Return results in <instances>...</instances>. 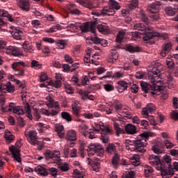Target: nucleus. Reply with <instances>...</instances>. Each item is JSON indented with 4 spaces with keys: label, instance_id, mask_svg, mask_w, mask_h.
Here are the masks:
<instances>
[{
    "label": "nucleus",
    "instance_id": "1",
    "mask_svg": "<svg viewBox=\"0 0 178 178\" xmlns=\"http://www.w3.org/2000/svg\"><path fill=\"white\" fill-rule=\"evenodd\" d=\"M155 134L151 131H146L140 134L134 140V149L136 152H140L141 154L145 152V147H147V141L149 137H154Z\"/></svg>",
    "mask_w": 178,
    "mask_h": 178
},
{
    "label": "nucleus",
    "instance_id": "2",
    "mask_svg": "<svg viewBox=\"0 0 178 178\" xmlns=\"http://www.w3.org/2000/svg\"><path fill=\"white\" fill-rule=\"evenodd\" d=\"M161 72H162V65L159 63H156L153 65L151 73L149 74L148 79L150 83L153 84L152 90L154 91H161L162 90V86L158 85L159 81H156L157 79H159L161 76ZM153 74V75H152Z\"/></svg>",
    "mask_w": 178,
    "mask_h": 178
},
{
    "label": "nucleus",
    "instance_id": "3",
    "mask_svg": "<svg viewBox=\"0 0 178 178\" xmlns=\"http://www.w3.org/2000/svg\"><path fill=\"white\" fill-rule=\"evenodd\" d=\"M130 159L132 161V164L129 163L124 165V169H126L127 171H125L123 173L122 178H134V176L136 175V172H134V171L130 170V169H131L133 165L138 166V165H140V156L137 154H134L130 157Z\"/></svg>",
    "mask_w": 178,
    "mask_h": 178
},
{
    "label": "nucleus",
    "instance_id": "4",
    "mask_svg": "<svg viewBox=\"0 0 178 178\" xmlns=\"http://www.w3.org/2000/svg\"><path fill=\"white\" fill-rule=\"evenodd\" d=\"M0 51L6 52L7 55H13V56H22L23 51L15 46H8L6 47V42L0 40Z\"/></svg>",
    "mask_w": 178,
    "mask_h": 178
},
{
    "label": "nucleus",
    "instance_id": "5",
    "mask_svg": "<svg viewBox=\"0 0 178 178\" xmlns=\"http://www.w3.org/2000/svg\"><path fill=\"white\" fill-rule=\"evenodd\" d=\"M138 17L143 22L144 24L138 23L134 26V29L135 30H138V31H147L149 30V22L148 21V18L147 15H145V11L143 10H140L138 14Z\"/></svg>",
    "mask_w": 178,
    "mask_h": 178
},
{
    "label": "nucleus",
    "instance_id": "6",
    "mask_svg": "<svg viewBox=\"0 0 178 178\" xmlns=\"http://www.w3.org/2000/svg\"><path fill=\"white\" fill-rule=\"evenodd\" d=\"M88 156H104V147L99 143H91L86 149Z\"/></svg>",
    "mask_w": 178,
    "mask_h": 178
},
{
    "label": "nucleus",
    "instance_id": "7",
    "mask_svg": "<svg viewBox=\"0 0 178 178\" xmlns=\"http://www.w3.org/2000/svg\"><path fill=\"white\" fill-rule=\"evenodd\" d=\"M94 131H101L102 130V136L101 140L104 144H108L109 143V135L111 134V129L108 127L104 126V122H99L97 124V128L93 129Z\"/></svg>",
    "mask_w": 178,
    "mask_h": 178
},
{
    "label": "nucleus",
    "instance_id": "8",
    "mask_svg": "<svg viewBox=\"0 0 178 178\" xmlns=\"http://www.w3.org/2000/svg\"><path fill=\"white\" fill-rule=\"evenodd\" d=\"M126 77V72L124 71H118L114 72L113 75L111 72H107L106 75L99 78V80H106V81H110L113 79H120Z\"/></svg>",
    "mask_w": 178,
    "mask_h": 178
},
{
    "label": "nucleus",
    "instance_id": "9",
    "mask_svg": "<svg viewBox=\"0 0 178 178\" xmlns=\"http://www.w3.org/2000/svg\"><path fill=\"white\" fill-rule=\"evenodd\" d=\"M22 147V144L20 143V141H17L15 143V146H11L9 147V150L13 154V156L18 163L22 162V158H20V147Z\"/></svg>",
    "mask_w": 178,
    "mask_h": 178
},
{
    "label": "nucleus",
    "instance_id": "10",
    "mask_svg": "<svg viewBox=\"0 0 178 178\" xmlns=\"http://www.w3.org/2000/svg\"><path fill=\"white\" fill-rule=\"evenodd\" d=\"M149 162L150 165L155 167L156 170H161L163 168H165V165L161 163V159H159V156L157 155H149Z\"/></svg>",
    "mask_w": 178,
    "mask_h": 178
},
{
    "label": "nucleus",
    "instance_id": "11",
    "mask_svg": "<svg viewBox=\"0 0 178 178\" xmlns=\"http://www.w3.org/2000/svg\"><path fill=\"white\" fill-rule=\"evenodd\" d=\"M24 136L26 137L29 143L32 145H36L37 139L38 136H37V131L34 129L26 130L24 132Z\"/></svg>",
    "mask_w": 178,
    "mask_h": 178
},
{
    "label": "nucleus",
    "instance_id": "12",
    "mask_svg": "<svg viewBox=\"0 0 178 178\" xmlns=\"http://www.w3.org/2000/svg\"><path fill=\"white\" fill-rule=\"evenodd\" d=\"M79 30H81L82 33L91 31V33H95V31H97V29H95V23L94 22H86L82 25H80Z\"/></svg>",
    "mask_w": 178,
    "mask_h": 178
},
{
    "label": "nucleus",
    "instance_id": "13",
    "mask_svg": "<svg viewBox=\"0 0 178 178\" xmlns=\"http://www.w3.org/2000/svg\"><path fill=\"white\" fill-rule=\"evenodd\" d=\"M145 31V33H142L143 41H149V40L152 39L153 37H158L159 35V33L154 32L151 26H149V29H147V31Z\"/></svg>",
    "mask_w": 178,
    "mask_h": 178
},
{
    "label": "nucleus",
    "instance_id": "14",
    "mask_svg": "<svg viewBox=\"0 0 178 178\" xmlns=\"http://www.w3.org/2000/svg\"><path fill=\"white\" fill-rule=\"evenodd\" d=\"M14 92L15 86L12 85V83L7 82L6 83H0V92Z\"/></svg>",
    "mask_w": 178,
    "mask_h": 178
},
{
    "label": "nucleus",
    "instance_id": "15",
    "mask_svg": "<svg viewBox=\"0 0 178 178\" xmlns=\"http://www.w3.org/2000/svg\"><path fill=\"white\" fill-rule=\"evenodd\" d=\"M159 9H161V1L156 0L147 8V10L150 13H158Z\"/></svg>",
    "mask_w": 178,
    "mask_h": 178
},
{
    "label": "nucleus",
    "instance_id": "16",
    "mask_svg": "<svg viewBox=\"0 0 178 178\" xmlns=\"http://www.w3.org/2000/svg\"><path fill=\"white\" fill-rule=\"evenodd\" d=\"M10 33L15 40H22V37H23V31L15 26L11 27Z\"/></svg>",
    "mask_w": 178,
    "mask_h": 178
},
{
    "label": "nucleus",
    "instance_id": "17",
    "mask_svg": "<svg viewBox=\"0 0 178 178\" xmlns=\"http://www.w3.org/2000/svg\"><path fill=\"white\" fill-rule=\"evenodd\" d=\"M74 141L75 140H67V143L63 148V155L65 158H67V156H69V149L76 145V142Z\"/></svg>",
    "mask_w": 178,
    "mask_h": 178
},
{
    "label": "nucleus",
    "instance_id": "18",
    "mask_svg": "<svg viewBox=\"0 0 178 178\" xmlns=\"http://www.w3.org/2000/svg\"><path fill=\"white\" fill-rule=\"evenodd\" d=\"M67 31H71V33H76L77 30H80V24L74 22H68L67 25Z\"/></svg>",
    "mask_w": 178,
    "mask_h": 178
},
{
    "label": "nucleus",
    "instance_id": "19",
    "mask_svg": "<svg viewBox=\"0 0 178 178\" xmlns=\"http://www.w3.org/2000/svg\"><path fill=\"white\" fill-rule=\"evenodd\" d=\"M18 5L24 12H29L30 10V1L29 0H19Z\"/></svg>",
    "mask_w": 178,
    "mask_h": 178
},
{
    "label": "nucleus",
    "instance_id": "20",
    "mask_svg": "<svg viewBox=\"0 0 178 178\" xmlns=\"http://www.w3.org/2000/svg\"><path fill=\"white\" fill-rule=\"evenodd\" d=\"M171 49H172V43L170 42L165 43L162 47V49L160 53V55L163 57H165L166 56L167 54H169V51Z\"/></svg>",
    "mask_w": 178,
    "mask_h": 178
},
{
    "label": "nucleus",
    "instance_id": "21",
    "mask_svg": "<svg viewBox=\"0 0 178 178\" xmlns=\"http://www.w3.org/2000/svg\"><path fill=\"white\" fill-rule=\"evenodd\" d=\"M159 170L161 172V175L163 178H170V176H173L175 175V172L167 169L165 166Z\"/></svg>",
    "mask_w": 178,
    "mask_h": 178
},
{
    "label": "nucleus",
    "instance_id": "22",
    "mask_svg": "<svg viewBox=\"0 0 178 178\" xmlns=\"http://www.w3.org/2000/svg\"><path fill=\"white\" fill-rule=\"evenodd\" d=\"M66 140L76 141L77 140V132L73 129L68 130L66 133Z\"/></svg>",
    "mask_w": 178,
    "mask_h": 178
},
{
    "label": "nucleus",
    "instance_id": "23",
    "mask_svg": "<svg viewBox=\"0 0 178 178\" xmlns=\"http://www.w3.org/2000/svg\"><path fill=\"white\" fill-rule=\"evenodd\" d=\"M117 84L116 88L118 92H123L127 90L128 85L125 81H119Z\"/></svg>",
    "mask_w": 178,
    "mask_h": 178
},
{
    "label": "nucleus",
    "instance_id": "24",
    "mask_svg": "<svg viewBox=\"0 0 178 178\" xmlns=\"http://www.w3.org/2000/svg\"><path fill=\"white\" fill-rule=\"evenodd\" d=\"M88 165H91L92 170L94 172H99L101 169V163L100 162H93L92 160L90 158H88Z\"/></svg>",
    "mask_w": 178,
    "mask_h": 178
},
{
    "label": "nucleus",
    "instance_id": "25",
    "mask_svg": "<svg viewBox=\"0 0 178 178\" xmlns=\"http://www.w3.org/2000/svg\"><path fill=\"white\" fill-rule=\"evenodd\" d=\"M125 131L127 134H136L137 133V129L136 126L131 124H127L124 126Z\"/></svg>",
    "mask_w": 178,
    "mask_h": 178
},
{
    "label": "nucleus",
    "instance_id": "26",
    "mask_svg": "<svg viewBox=\"0 0 178 178\" xmlns=\"http://www.w3.org/2000/svg\"><path fill=\"white\" fill-rule=\"evenodd\" d=\"M36 127L38 128L39 133H44V131H47V130H49L51 127L42 122H38L36 124Z\"/></svg>",
    "mask_w": 178,
    "mask_h": 178
},
{
    "label": "nucleus",
    "instance_id": "27",
    "mask_svg": "<svg viewBox=\"0 0 178 178\" xmlns=\"http://www.w3.org/2000/svg\"><path fill=\"white\" fill-rule=\"evenodd\" d=\"M72 112L75 116L79 115V111H80V108H81V104H80V102L76 100L74 101L72 105Z\"/></svg>",
    "mask_w": 178,
    "mask_h": 178
},
{
    "label": "nucleus",
    "instance_id": "28",
    "mask_svg": "<svg viewBox=\"0 0 178 178\" xmlns=\"http://www.w3.org/2000/svg\"><path fill=\"white\" fill-rule=\"evenodd\" d=\"M76 2L79 3V5H83L85 8H88V9H94L97 8V6H94L92 2L91 1H84V0H76Z\"/></svg>",
    "mask_w": 178,
    "mask_h": 178
},
{
    "label": "nucleus",
    "instance_id": "29",
    "mask_svg": "<svg viewBox=\"0 0 178 178\" xmlns=\"http://www.w3.org/2000/svg\"><path fill=\"white\" fill-rule=\"evenodd\" d=\"M102 15L103 16H113L115 15V10H113L111 7H104L102 10Z\"/></svg>",
    "mask_w": 178,
    "mask_h": 178
},
{
    "label": "nucleus",
    "instance_id": "30",
    "mask_svg": "<svg viewBox=\"0 0 178 178\" xmlns=\"http://www.w3.org/2000/svg\"><path fill=\"white\" fill-rule=\"evenodd\" d=\"M0 17H7L8 20L11 23H13V22H15V20L13 19V17H12L11 15H9L8 11L3 9H0Z\"/></svg>",
    "mask_w": 178,
    "mask_h": 178
},
{
    "label": "nucleus",
    "instance_id": "31",
    "mask_svg": "<svg viewBox=\"0 0 178 178\" xmlns=\"http://www.w3.org/2000/svg\"><path fill=\"white\" fill-rule=\"evenodd\" d=\"M55 131H56L59 138H63L65 136V128L63 127V125H57Z\"/></svg>",
    "mask_w": 178,
    "mask_h": 178
},
{
    "label": "nucleus",
    "instance_id": "32",
    "mask_svg": "<svg viewBox=\"0 0 178 178\" xmlns=\"http://www.w3.org/2000/svg\"><path fill=\"white\" fill-rule=\"evenodd\" d=\"M35 171L37 172L38 175H40V176H47L48 175L47 169L41 165H38L35 168Z\"/></svg>",
    "mask_w": 178,
    "mask_h": 178
},
{
    "label": "nucleus",
    "instance_id": "33",
    "mask_svg": "<svg viewBox=\"0 0 178 178\" xmlns=\"http://www.w3.org/2000/svg\"><path fill=\"white\" fill-rule=\"evenodd\" d=\"M109 8H112L113 10H119L120 9V5L115 0H109L108 1Z\"/></svg>",
    "mask_w": 178,
    "mask_h": 178
},
{
    "label": "nucleus",
    "instance_id": "34",
    "mask_svg": "<svg viewBox=\"0 0 178 178\" xmlns=\"http://www.w3.org/2000/svg\"><path fill=\"white\" fill-rule=\"evenodd\" d=\"M12 111L13 113H16L17 115H24V111L19 106H15V104L13 103V108Z\"/></svg>",
    "mask_w": 178,
    "mask_h": 178
},
{
    "label": "nucleus",
    "instance_id": "35",
    "mask_svg": "<svg viewBox=\"0 0 178 178\" xmlns=\"http://www.w3.org/2000/svg\"><path fill=\"white\" fill-rule=\"evenodd\" d=\"M57 165L61 172H68V170L70 169L69 164L67 163H57Z\"/></svg>",
    "mask_w": 178,
    "mask_h": 178
},
{
    "label": "nucleus",
    "instance_id": "36",
    "mask_svg": "<svg viewBox=\"0 0 178 178\" xmlns=\"http://www.w3.org/2000/svg\"><path fill=\"white\" fill-rule=\"evenodd\" d=\"M119 58V56L117 54L116 51L112 52V56H110L108 58H107V62L108 63L113 64L116 60H118V58Z\"/></svg>",
    "mask_w": 178,
    "mask_h": 178
},
{
    "label": "nucleus",
    "instance_id": "37",
    "mask_svg": "<svg viewBox=\"0 0 178 178\" xmlns=\"http://www.w3.org/2000/svg\"><path fill=\"white\" fill-rule=\"evenodd\" d=\"M126 50L128 51V52L134 54V52H139L140 47L138 46H133L131 44H128L126 47Z\"/></svg>",
    "mask_w": 178,
    "mask_h": 178
},
{
    "label": "nucleus",
    "instance_id": "38",
    "mask_svg": "<svg viewBox=\"0 0 178 178\" xmlns=\"http://www.w3.org/2000/svg\"><path fill=\"white\" fill-rule=\"evenodd\" d=\"M4 138L8 143H10V141H13V140H15V136H13V134H12V133L9 130L5 131Z\"/></svg>",
    "mask_w": 178,
    "mask_h": 178
},
{
    "label": "nucleus",
    "instance_id": "39",
    "mask_svg": "<svg viewBox=\"0 0 178 178\" xmlns=\"http://www.w3.org/2000/svg\"><path fill=\"white\" fill-rule=\"evenodd\" d=\"M97 30L102 34H106L109 31V27L105 24H99L97 26Z\"/></svg>",
    "mask_w": 178,
    "mask_h": 178
},
{
    "label": "nucleus",
    "instance_id": "40",
    "mask_svg": "<svg viewBox=\"0 0 178 178\" xmlns=\"http://www.w3.org/2000/svg\"><path fill=\"white\" fill-rule=\"evenodd\" d=\"M106 152L108 154H117L116 153V146L113 143H109L106 148Z\"/></svg>",
    "mask_w": 178,
    "mask_h": 178
},
{
    "label": "nucleus",
    "instance_id": "41",
    "mask_svg": "<svg viewBox=\"0 0 178 178\" xmlns=\"http://www.w3.org/2000/svg\"><path fill=\"white\" fill-rule=\"evenodd\" d=\"M172 159H170V157L168 155L164 156V166L166 168V169H172Z\"/></svg>",
    "mask_w": 178,
    "mask_h": 178
},
{
    "label": "nucleus",
    "instance_id": "42",
    "mask_svg": "<svg viewBox=\"0 0 178 178\" xmlns=\"http://www.w3.org/2000/svg\"><path fill=\"white\" fill-rule=\"evenodd\" d=\"M25 113H26L27 118L30 119V120H33V115L31 114V108L30 107V104L26 103L24 106Z\"/></svg>",
    "mask_w": 178,
    "mask_h": 178
},
{
    "label": "nucleus",
    "instance_id": "43",
    "mask_svg": "<svg viewBox=\"0 0 178 178\" xmlns=\"http://www.w3.org/2000/svg\"><path fill=\"white\" fill-rule=\"evenodd\" d=\"M140 87L143 91L147 94L149 92V88H151V85L148 84L147 82L140 81Z\"/></svg>",
    "mask_w": 178,
    "mask_h": 178
},
{
    "label": "nucleus",
    "instance_id": "44",
    "mask_svg": "<svg viewBox=\"0 0 178 178\" xmlns=\"http://www.w3.org/2000/svg\"><path fill=\"white\" fill-rule=\"evenodd\" d=\"M22 47L24 52H26V54H33V52H34V47H33V46L31 44L24 43Z\"/></svg>",
    "mask_w": 178,
    "mask_h": 178
},
{
    "label": "nucleus",
    "instance_id": "45",
    "mask_svg": "<svg viewBox=\"0 0 178 178\" xmlns=\"http://www.w3.org/2000/svg\"><path fill=\"white\" fill-rule=\"evenodd\" d=\"M124 35H126V30L125 29L119 31L118 34L117 35V37H116L117 42H122V41L123 40V38H124Z\"/></svg>",
    "mask_w": 178,
    "mask_h": 178
},
{
    "label": "nucleus",
    "instance_id": "46",
    "mask_svg": "<svg viewBox=\"0 0 178 178\" xmlns=\"http://www.w3.org/2000/svg\"><path fill=\"white\" fill-rule=\"evenodd\" d=\"M154 170L151 165H145V176L146 177H149L152 175Z\"/></svg>",
    "mask_w": 178,
    "mask_h": 178
},
{
    "label": "nucleus",
    "instance_id": "47",
    "mask_svg": "<svg viewBox=\"0 0 178 178\" xmlns=\"http://www.w3.org/2000/svg\"><path fill=\"white\" fill-rule=\"evenodd\" d=\"M119 154H118V153L114 154V156L113 157L112 159V164L113 168H115V169H116L118 168V165L119 163Z\"/></svg>",
    "mask_w": 178,
    "mask_h": 178
},
{
    "label": "nucleus",
    "instance_id": "48",
    "mask_svg": "<svg viewBox=\"0 0 178 178\" xmlns=\"http://www.w3.org/2000/svg\"><path fill=\"white\" fill-rule=\"evenodd\" d=\"M165 12L168 16H175V15H176L177 13V10L172 7H167L165 8Z\"/></svg>",
    "mask_w": 178,
    "mask_h": 178
},
{
    "label": "nucleus",
    "instance_id": "49",
    "mask_svg": "<svg viewBox=\"0 0 178 178\" xmlns=\"http://www.w3.org/2000/svg\"><path fill=\"white\" fill-rule=\"evenodd\" d=\"M13 108V102L10 103L8 106H1V110L2 111V112H12Z\"/></svg>",
    "mask_w": 178,
    "mask_h": 178
},
{
    "label": "nucleus",
    "instance_id": "50",
    "mask_svg": "<svg viewBox=\"0 0 178 178\" xmlns=\"http://www.w3.org/2000/svg\"><path fill=\"white\" fill-rule=\"evenodd\" d=\"M166 64L169 69H173V67H175V61H173V58L170 57L166 58Z\"/></svg>",
    "mask_w": 178,
    "mask_h": 178
},
{
    "label": "nucleus",
    "instance_id": "51",
    "mask_svg": "<svg viewBox=\"0 0 178 178\" xmlns=\"http://www.w3.org/2000/svg\"><path fill=\"white\" fill-rule=\"evenodd\" d=\"M46 104L49 108H54V99L51 96L46 97Z\"/></svg>",
    "mask_w": 178,
    "mask_h": 178
},
{
    "label": "nucleus",
    "instance_id": "52",
    "mask_svg": "<svg viewBox=\"0 0 178 178\" xmlns=\"http://www.w3.org/2000/svg\"><path fill=\"white\" fill-rule=\"evenodd\" d=\"M61 117L63 119H65L67 122H72V116L67 112H62Z\"/></svg>",
    "mask_w": 178,
    "mask_h": 178
},
{
    "label": "nucleus",
    "instance_id": "53",
    "mask_svg": "<svg viewBox=\"0 0 178 178\" xmlns=\"http://www.w3.org/2000/svg\"><path fill=\"white\" fill-rule=\"evenodd\" d=\"M141 37H143V33L137 31L133 32L131 40L133 41H136V40H138V38H141Z\"/></svg>",
    "mask_w": 178,
    "mask_h": 178
},
{
    "label": "nucleus",
    "instance_id": "54",
    "mask_svg": "<svg viewBox=\"0 0 178 178\" xmlns=\"http://www.w3.org/2000/svg\"><path fill=\"white\" fill-rule=\"evenodd\" d=\"M113 126H114L115 130L117 131L118 136H119V134H122V133H123V129L122 128H120V125H119V123L114 122Z\"/></svg>",
    "mask_w": 178,
    "mask_h": 178
},
{
    "label": "nucleus",
    "instance_id": "55",
    "mask_svg": "<svg viewBox=\"0 0 178 178\" xmlns=\"http://www.w3.org/2000/svg\"><path fill=\"white\" fill-rule=\"evenodd\" d=\"M129 9H136L138 8V0H132L129 4H128Z\"/></svg>",
    "mask_w": 178,
    "mask_h": 178
},
{
    "label": "nucleus",
    "instance_id": "56",
    "mask_svg": "<svg viewBox=\"0 0 178 178\" xmlns=\"http://www.w3.org/2000/svg\"><path fill=\"white\" fill-rule=\"evenodd\" d=\"M163 143L167 149H172V148L175 147V144H173L169 139L164 140Z\"/></svg>",
    "mask_w": 178,
    "mask_h": 178
},
{
    "label": "nucleus",
    "instance_id": "57",
    "mask_svg": "<svg viewBox=\"0 0 178 178\" xmlns=\"http://www.w3.org/2000/svg\"><path fill=\"white\" fill-rule=\"evenodd\" d=\"M31 66H32L33 69H35L36 70H38V69H41V67H42L41 64H40L38 63V61H37L35 60H32Z\"/></svg>",
    "mask_w": 178,
    "mask_h": 178
},
{
    "label": "nucleus",
    "instance_id": "58",
    "mask_svg": "<svg viewBox=\"0 0 178 178\" xmlns=\"http://www.w3.org/2000/svg\"><path fill=\"white\" fill-rule=\"evenodd\" d=\"M74 173V177L75 178H83L84 175H83V173H81V172H80V170H79L78 169H74L73 171Z\"/></svg>",
    "mask_w": 178,
    "mask_h": 178
},
{
    "label": "nucleus",
    "instance_id": "59",
    "mask_svg": "<svg viewBox=\"0 0 178 178\" xmlns=\"http://www.w3.org/2000/svg\"><path fill=\"white\" fill-rule=\"evenodd\" d=\"M65 43L64 40H59L58 42H57L56 43V47L58 49H65Z\"/></svg>",
    "mask_w": 178,
    "mask_h": 178
},
{
    "label": "nucleus",
    "instance_id": "60",
    "mask_svg": "<svg viewBox=\"0 0 178 178\" xmlns=\"http://www.w3.org/2000/svg\"><path fill=\"white\" fill-rule=\"evenodd\" d=\"M99 60V57L98 56V53H95L92 56L91 62L92 65H97V60Z\"/></svg>",
    "mask_w": 178,
    "mask_h": 178
},
{
    "label": "nucleus",
    "instance_id": "61",
    "mask_svg": "<svg viewBox=\"0 0 178 178\" xmlns=\"http://www.w3.org/2000/svg\"><path fill=\"white\" fill-rule=\"evenodd\" d=\"M152 150L154 154H157V155H159V154H162V149H160L159 146L156 145L152 146Z\"/></svg>",
    "mask_w": 178,
    "mask_h": 178
},
{
    "label": "nucleus",
    "instance_id": "62",
    "mask_svg": "<svg viewBox=\"0 0 178 178\" xmlns=\"http://www.w3.org/2000/svg\"><path fill=\"white\" fill-rule=\"evenodd\" d=\"M49 173L53 176V177H56V176L58 175V170L55 168H49Z\"/></svg>",
    "mask_w": 178,
    "mask_h": 178
},
{
    "label": "nucleus",
    "instance_id": "63",
    "mask_svg": "<svg viewBox=\"0 0 178 178\" xmlns=\"http://www.w3.org/2000/svg\"><path fill=\"white\" fill-rule=\"evenodd\" d=\"M116 112L120 115L122 113V111H123V106L122 104H115L114 106Z\"/></svg>",
    "mask_w": 178,
    "mask_h": 178
},
{
    "label": "nucleus",
    "instance_id": "64",
    "mask_svg": "<svg viewBox=\"0 0 178 178\" xmlns=\"http://www.w3.org/2000/svg\"><path fill=\"white\" fill-rule=\"evenodd\" d=\"M44 158L46 159H52V151L47 149L46 152L44 153Z\"/></svg>",
    "mask_w": 178,
    "mask_h": 178
}]
</instances>
